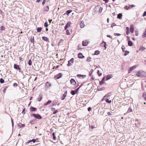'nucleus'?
<instances>
[{"label":"nucleus","instance_id":"f257e3e1","mask_svg":"<svg viewBox=\"0 0 146 146\" xmlns=\"http://www.w3.org/2000/svg\"><path fill=\"white\" fill-rule=\"evenodd\" d=\"M145 73L144 72L139 71L137 73L136 75L138 76L141 77L144 75V74Z\"/></svg>","mask_w":146,"mask_h":146},{"label":"nucleus","instance_id":"f03ea898","mask_svg":"<svg viewBox=\"0 0 146 146\" xmlns=\"http://www.w3.org/2000/svg\"><path fill=\"white\" fill-rule=\"evenodd\" d=\"M74 58H72L70 60H69L67 66H72L74 63Z\"/></svg>","mask_w":146,"mask_h":146},{"label":"nucleus","instance_id":"7ed1b4c3","mask_svg":"<svg viewBox=\"0 0 146 146\" xmlns=\"http://www.w3.org/2000/svg\"><path fill=\"white\" fill-rule=\"evenodd\" d=\"M33 116L35 118L40 119L42 118L41 116L39 114H33Z\"/></svg>","mask_w":146,"mask_h":146},{"label":"nucleus","instance_id":"20e7f679","mask_svg":"<svg viewBox=\"0 0 146 146\" xmlns=\"http://www.w3.org/2000/svg\"><path fill=\"white\" fill-rule=\"evenodd\" d=\"M62 74L61 73H59L54 76V78L56 79H59L62 77Z\"/></svg>","mask_w":146,"mask_h":146},{"label":"nucleus","instance_id":"39448f33","mask_svg":"<svg viewBox=\"0 0 146 146\" xmlns=\"http://www.w3.org/2000/svg\"><path fill=\"white\" fill-rule=\"evenodd\" d=\"M71 23L70 21H68L64 27L65 30H66L67 28L71 25Z\"/></svg>","mask_w":146,"mask_h":146},{"label":"nucleus","instance_id":"423d86ee","mask_svg":"<svg viewBox=\"0 0 146 146\" xmlns=\"http://www.w3.org/2000/svg\"><path fill=\"white\" fill-rule=\"evenodd\" d=\"M97 126V125L96 124V123H94L93 125H90L89 127H91L92 129H93L96 127Z\"/></svg>","mask_w":146,"mask_h":146},{"label":"nucleus","instance_id":"0eeeda50","mask_svg":"<svg viewBox=\"0 0 146 146\" xmlns=\"http://www.w3.org/2000/svg\"><path fill=\"white\" fill-rule=\"evenodd\" d=\"M88 42L87 40L83 41L82 42V45L84 46H86L88 45Z\"/></svg>","mask_w":146,"mask_h":146},{"label":"nucleus","instance_id":"6e6552de","mask_svg":"<svg viewBox=\"0 0 146 146\" xmlns=\"http://www.w3.org/2000/svg\"><path fill=\"white\" fill-rule=\"evenodd\" d=\"M52 86L51 84L50 83L48 82H47L45 84V86L47 88H49L51 87Z\"/></svg>","mask_w":146,"mask_h":146},{"label":"nucleus","instance_id":"1a4fd4ad","mask_svg":"<svg viewBox=\"0 0 146 146\" xmlns=\"http://www.w3.org/2000/svg\"><path fill=\"white\" fill-rule=\"evenodd\" d=\"M67 91H66L63 95V96H62V97L61 98V99L62 100H64L67 94Z\"/></svg>","mask_w":146,"mask_h":146},{"label":"nucleus","instance_id":"9d476101","mask_svg":"<svg viewBox=\"0 0 146 146\" xmlns=\"http://www.w3.org/2000/svg\"><path fill=\"white\" fill-rule=\"evenodd\" d=\"M14 67L16 69H17L19 70H21V68L19 67V66L16 64H14Z\"/></svg>","mask_w":146,"mask_h":146},{"label":"nucleus","instance_id":"9b49d317","mask_svg":"<svg viewBox=\"0 0 146 146\" xmlns=\"http://www.w3.org/2000/svg\"><path fill=\"white\" fill-rule=\"evenodd\" d=\"M112 76H113L112 74H109L108 75L106 76V80H109V79L111 78L112 77Z\"/></svg>","mask_w":146,"mask_h":146},{"label":"nucleus","instance_id":"f8f14e48","mask_svg":"<svg viewBox=\"0 0 146 146\" xmlns=\"http://www.w3.org/2000/svg\"><path fill=\"white\" fill-rule=\"evenodd\" d=\"M134 30V27L133 25H131L130 27V31L131 33H133Z\"/></svg>","mask_w":146,"mask_h":146},{"label":"nucleus","instance_id":"ddd939ff","mask_svg":"<svg viewBox=\"0 0 146 146\" xmlns=\"http://www.w3.org/2000/svg\"><path fill=\"white\" fill-rule=\"evenodd\" d=\"M71 84H72L75 85L76 84V82L75 80L73 79H71L70 80Z\"/></svg>","mask_w":146,"mask_h":146},{"label":"nucleus","instance_id":"4468645a","mask_svg":"<svg viewBox=\"0 0 146 146\" xmlns=\"http://www.w3.org/2000/svg\"><path fill=\"white\" fill-rule=\"evenodd\" d=\"M42 40H44L46 41H48L49 39L47 37L45 36H43L42 37Z\"/></svg>","mask_w":146,"mask_h":146},{"label":"nucleus","instance_id":"2eb2a0df","mask_svg":"<svg viewBox=\"0 0 146 146\" xmlns=\"http://www.w3.org/2000/svg\"><path fill=\"white\" fill-rule=\"evenodd\" d=\"M84 56H83L82 53H80L78 54V57L80 58H84Z\"/></svg>","mask_w":146,"mask_h":146},{"label":"nucleus","instance_id":"dca6fc26","mask_svg":"<svg viewBox=\"0 0 146 146\" xmlns=\"http://www.w3.org/2000/svg\"><path fill=\"white\" fill-rule=\"evenodd\" d=\"M80 26L81 28H83L84 26V22L83 21H81V23H80Z\"/></svg>","mask_w":146,"mask_h":146},{"label":"nucleus","instance_id":"f3484780","mask_svg":"<svg viewBox=\"0 0 146 146\" xmlns=\"http://www.w3.org/2000/svg\"><path fill=\"white\" fill-rule=\"evenodd\" d=\"M42 94H40L38 98H37V100L39 102L42 99Z\"/></svg>","mask_w":146,"mask_h":146},{"label":"nucleus","instance_id":"a211bd4d","mask_svg":"<svg viewBox=\"0 0 146 146\" xmlns=\"http://www.w3.org/2000/svg\"><path fill=\"white\" fill-rule=\"evenodd\" d=\"M132 109H131L130 108H128V109L127 111V112H126V113H125L124 114H125L126 113H129L131 112H132Z\"/></svg>","mask_w":146,"mask_h":146},{"label":"nucleus","instance_id":"6ab92c4d","mask_svg":"<svg viewBox=\"0 0 146 146\" xmlns=\"http://www.w3.org/2000/svg\"><path fill=\"white\" fill-rule=\"evenodd\" d=\"M128 45L129 46H131L133 45V43L130 40H129L128 41Z\"/></svg>","mask_w":146,"mask_h":146},{"label":"nucleus","instance_id":"aec40b11","mask_svg":"<svg viewBox=\"0 0 146 146\" xmlns=\"http://www.w3.org/2000/svg\"><path fill=\"white\" fill-rule=\"evenodd\" d=\"M122 15L121 13H119L117 15V18L120 19H121Z\"/></svg>","mask_w":146,"mask_h":146},{"label":"nucleus","instance_id":"412c9836","mask_svg":"<svg viewBox=\"0 0 146 146\" xmlns=\"http://www.w3.org/2000/svg\"><path fill=\"white\" fill-rule=\"evenodd\" d=\"M36 108L34 107H31L30 108V110L32 111H35Z\"/></svg>","mask_w":146,"mask_h":146},{"label":"nucleus","instance_id":"4be33fe9","mask_svg":"<svg viewBox=\"0 0 146 146\" xmlns=\"http://www.w3.org/2000/svg\"><path fill=\"white\" fill-rule=\"evenodd\" d=\"M100 54V51L99 50H96L94 53V55H98Z\"/></svg>","mask_w":146,"mask_h":146},{"label":"nucleus","instance_id":"5701e85b","mask_svg":"<svg viewBox=\"0 0 146 146\" xmlns=\"http://www.w3.org/2000/svg\"><path fill=\"white\" fill-rule=\"evenodd\" d=\"M72 10H68L66 12V14L67 15H68L70 13L72 12Z\"/></svg>","mask_w":146,"mask_h":146},{"label":"nucleus","instance_id":"b1692460","mask_svg":"<svg viewBox=\"0 0 146 146\" xmlns=\"http://www.w3.org/2000/svg\"><path fill=\"white\" fill-rule=\"evenodd\" d=\"M42 29V28L41 27H38L37 28V31L38 32H40Z\"/></svg>","mask_w":146,"mask_h":146},{"label":"nucleus","instance_id":"393cba45","mask_svg":"<svg viewBox=\"0 0 146 146\" xmlns=\"http://www.w3.org/2000/svg\"><path fill=\"white\" fill-rule=\"evenodd\" d=\"M51 102L52 101L51 100H48V102H47L44 104V105L46 106L48 104H49L50 103H51Z\"/></svg>","mask_w":146,"mask_h":146},{"label":"nucleus","instance_id":"a878e982","mask_svg":"<svg viewBox=\"0 0 146 146\" xmlns=\"http://www.w3.org/2000/svg\"><path fill=\"white\" fill-rule=\"evenodd\" d=\"M71 94L73 95H74L76 93V91L74 90H72L71 92Z\"/></svg>","mask_w":146,"mask_h":146},{"label":"nucleus","instance_id":"bb28decb","mask_svg":"<svg viewBox=\"0 0 146 146\" xmlns=\"http://www.w3.org/2000/svg\"><path fill=\"white\" fill-rule=\"evenodd\" d=\"M52 136H53V139L54 140H55L56 139V137L55 135V133L54 132L52 133Z\"/></svg>","mask_w":146,"mask_h":146},{"label":"nucleus","instance_id":"cd10ccee","mask_svg":"<svg viewBox=\"0 0 146 146\" xmlns=\"http://www.w3.org/2000/svg\"><path fill=\"white\" fill-rule=\"evenodd\" d=\"M87 60L89 62L91 61V58L90 57H88L87 58Z\"/></svg>","mask_w":146,"mask_h":146},{"label":"nucleus","instance_id":"c85d7f7f","mask_svg":"<svg viewBox=\"0 0 146 146\" xmlns=\"http://www.w3.org/2000/svg\"><path fill=\"white\" fill-rule=\"evenodd\" d=\"M93 71V69H91L90 71V72L89 73L90 76H91V74L92 73Z\"/></svg>","mask_w":146,"mask_h":146},{"label":"nucleus","instance_id":"c756f323","mask_svg":"<svg viewBox=\"0 0 146 146\" xmlns=\"http://www.w3.org/2000/svg\"><path fill=\"white\" fill-rule=\"evenodd\" d=\"M135 66H132L130 68L129 70V71H131L134 69L135 68Z\"/></svg>","mask_w":146,"mask_h":146},{"label":"nucleus","instance_id":"7c9ffc66","mask_svg":"<svg viewBox=\"0 0 146 146\" xmlns=\"http://www.w3.org/2000/svg\"><path fill=\"white\" fill-rule=\"evenodd\" d=\"M105 83V82L104 81H103L102 80L101 81H100V84L101 85H102Z\"/></svg>","mask_w":146,"mask_h":146},{"label":"nucleus","instance_id":"2f4dec72","mask_svg":"<svg viewBox=\"0 0 146 146\" xmlns=\"http://www.w3.org/2000/svg\"><path fill=\"white\" fill-rule=\"evenodd\" d=\"M145 49V48L144 47L142 46H141L139 48V50H143Z\"/></svg>","mask_w":146,"mask_h":146},{"label":"nucleus","instance_id":"473e14b6","mask_svg":"<svg viewBox=\"0 0 146 146\" xmlns=\"http://www.w3.org/2000/svg\"><path fill=\"white\" fill-rule=\"evenodd\" d=\"M106 102L108 103H111V100H109L108 99H106Z\"/></svg>","mask_w":146,"mask_h":146},{"label":"nucleus","instance_id":"72a5a7b5","mask_svg":"<svg viewBox=\"0 0 146 146\" xmlns=\"http://www.w3.org/2000/svg\"><path fill=\"white\" fill-rule=\"evenodd\" d=\"M28 64L29 65H31L32 64V61L31 59L29 60L28 61Z\"/></svg>","mask_w":146,"mask_h":146},{"label":"nucleus","instance_id":"f704fd0d","mask_svg":"<svg viewBox=\"0 0 146 146\" xmlns=\"http://www.w3.org/2000/svg\"><path fill=\"white\" fill-rule=\"evenodd\" d=\"M82 85V84L79 88H77L75 90V91H76V92L77 93L78 92L79 89L81 87V86Z\"/></svg>","mask_w":146,"mask_h":146},{"label":"nucleus","instance_id":"c9c22d12","mask_svg":"<svg viewBox=\"0 0 146 146\" xmlns=\"http://www.w3.org/2000/svg\"><path fill=\"white\" fill-rule=\"evenodd\" d=\"M45 11H48L49 9V7L48 6H46V7L45 8Z\"/></svg>","mask_w":146,"mask_h":146},{"label":"nucleus","instance_id":"e433bc0d","mask_svg":"<svg viewBox=\"0 0 146 146\" xmlns=\"http://www.w3.org/2000/svg\"><path fill=\"white\" fill-rule=\"evenodd\" d=\"M4 82V80L2 78L0 79V82L1 83H3Z\"/></svg>","mask_w":146,"mask_h":146},{"label":"nucleus","instance_id":"4c0bfd02","mask_svg":"<svg viewBox=\"0 0 146 146\" xmlns=\"http://www.w3.org/2000/svg\"><path fill=\"white\" fill-rule=\"evenodd\" d=\"M44 26L45 27H47L48 26V23L47 22H46L44 24Z\"/></svg>","mask_w":146,"mask_h":146},{"label":"nucleus","instance_id":"58836bf2","mask_svg":"<svg viewBox=\"0 0 146 146\" xmlns=\"http://www.w3.org/2000/svg\"><path fill=\"white\" fill-rule=\"evenodd\" d=\"M131 8V6H129V7H128L127 6H126L125 7V9H127V10H128Z\"/></svg>","mask_w":146,"mask_h":146},{"label":"nucleus","instance_id":"ea45409f","mask_svg":"<svg viewBox=\"0 0 146 146\" xmlns=\"http://www.w3.org/2000/svg\"><path fill=\"white\" fill-rule=\"evenodd\" d=\"M103 43L105 44H104V47L105 49V50H106V42H104V41H103L102 43V44Z\"/></svg>","mask_w":146,"mask_h":146},{"label":"nucleus","instance_id":"a19ab883","mask_svg":"<svg viewBox=\"0 0 146 146\" xmlns=\"http://www.w3.org/2000/svg\"><path fill=\"white\" fill-rule=\"evenodd\" d=\"M143 96L145 100L146 101V94L144 93L143 94Z\"/></svg>","mask_w":146,"mask_h":146},{"label":"nucleus","instance_id":"79ce46f5","mask_svg":"<svg viewBox=\"0 0 146 146\" xmlns=\"http://www.w3.org/2000/svg\"><path fill=\"white\" fill-rule=\"evenodd\" d=\"M125 52L124 54V55L125 56H126L129 53V51H125Z\"/></svg>","mask_w":146,"mask_h":146},{"label":"nucleus","instance_id":"37998d69","mask_svg":"<svg viewBox=\"0 0 146 146\" xmlns=\"http://www.w3.org/2000/svg\"><path fill=\"white\" fill-rule=\"evenodd\" d=\"M114 35H115V36H116L117 35L118 36H119L120 35H121V34L119 33H114Z\"/></svg>","mask_w":146,"mask_h":146},{"label":"nucleus","instance_id":"c03bdc74","mask_svg":"<svg viewBox=\"0 0 146 146\" xmlns=\"http://www.w3.org/2000/svg\"><path fill=\"white\" fill-rule=\"evenodd\" d=\"M112 113L111 112H107V114L108 115H112Z\"/></svg>","mask_w":146,"mask_h":146},{"label":"nucleus","instance_id":"a18cd8bd","mask_svg":"<svg viewBox=\"0 0 146 146\" xmlns=\"http://www.w3.org/2000/svg\"><path fill=\"white\" fill-rule=\"evenodd\" d=\"M5 29V28L3 26H2L1 27V30L2 31L4 30Z\"/></svg>","mask_w":146,"mask_h":146},{"label":"nucleus","instance_id":"49530a36","mask_svg":"<svg viewBox=\"0 0 146 146\" xmlns=\"http://www.w3.org/2000/svg\"><path fill=\"white\" fill-rule=\"evenodd\" d=\"M66 32L67 34V35H70V33L69 31L68 30H66Z\"/></svg>","mask_w":146,"mask_h":146},{"label":"nucleus","instance_id":"de8ad7c7","mask_svg":"<svg viewBox=\"0 0 146 146\" xmlns=\"http://www.w3.org/2000/svg\"><path fill=\"white\" fill-rule=\"evenodd\" d=\"M97 73L98 74L99 76L102 75V73H100L99 72V70L98 71Z\"/></svg>","mask_w":146,"mask_h":146},{"label":"nucleus","instance_id":"09e8293b","mask_svg":"<svg viewBox=\"0 0 146 146\" xmlns=\"http://www.w3.org/2000/svg\"><path fill=\"white\" fill-rule=\"evenodd\" d=\"M110 93H108L106 95V97H108L110 95Z\"/></svg>","mask_w":146,"mask_h":146},{"label":"nucleus","instance_id":"8fccbe9b","mask_svg":"<svg viewBox=\"0 0 146 146\" xmlns=\"http://www.w3.org/2000/svg\"><path fill=\"white\" fill-rule=\"evenodd\" d=\"M146 15V11L144 12V13H143V17H145Z\"/></svg>","mask_w":146,"mask_h":146},{"label":"nucleus","instance_id":"3c124183","mask_svg":"<svg viewBox=\"0 0 146 146\" xmlns=\"http://www.w3.org/2000/svg\"><path fill=\"white\" fill-rule=\"evenodd\" d=\"M115 24L114 23H112L111 25V27H113L114 26H115Z\"/></svg>","mask_w":146,"mask_h":146},{"label":"nucleus","instance_id":"603ef678","mask_svg":"<svg viewBox=\"0 0 146 146\" xmlns=\"http://www.w3.org/2000/svg\"><path fill=\"white\" fill-rule=\"evenodd\" d=\"M55 108H51V110L52 111H54L55 110Z\"/></svg>","mask_w":146,"mask_h":146},{"label":"nucleus","instance_id":"864d4df0","mask_svg":"<svg viewBox=\"0 0 146 146\" xmlns=\"http://www.w3.org/2000/svg\"><path fill=\"white\" fill-rule=\"evenodd\" d=\"M91 109L92 108L90 107H89L88 109V111H90L91 110Z\"/></svg>","mask_w":146,"mask_h":146},{"label":"nucleus","instance_id":"5fc2aeb1","mask_svg":"<svg viewBox=\"0 0 146 146\" xmlns=\"http://www.w3.org/2000/svg\"><path fill=\"white\" fill-rule=\"evenodd\" d=\"M107 37L110 38L111 39H112V37L110 35H107Z\"/></svg>","mask_w":146,"mask_h":146},{"label":"nucleus","instance_id":"6e6d98bb","mask_svg":"<svg viewBox=\"0 0 146 146\" xmlns=\"http://www.w3.org/2000/svg\"><path fill=\"white\" fill-rule=\"evenodd\" d=\"M31 140V142H33L34 143L36 141L35 139H33L32 140Z\"/></svg>","mask_w":146,"mask_h":146},{"label":"nucleus","instance_id":"4d7b16f0","mask_svg":"<svg viewBox=\"0 0 146 146\" xmlns=\"http://www.w3.org/2000/svg\"><path fill=\"white\" fill-rule=\"evenodd\" d=\"M31 140H29L27 142V143H31Z\"/></svg>","mask_w":146,"mask_h":146},{"label":"nucleus","instance_id":"13d9d810","mask_svg":"<svg viewBox=\"0 0 146 146\" xmlns=\"http://www.w3.org/2000/svg\"><path fill=\"white\" fill-rule=\"evenodd\" d=\"M45 2H46V1L45 0H44L43 1L42 3V4L43 5H44L45 3Z\"/></svg>","mask_w":146,"mask_h":146},{"label":"nucleus","instance_id":"bf43d9fd","mask_svg":"<svg viewBox=\"0 0 146 146\" xmlns=\"http://www.w3.org/2000/svg\"><path fill=\"white\" fill-rule=\"evenodd\" d=\"M135 35L136 36H138V32L137 31L135 32Z\"/></svg>","mask_w":146,"mask_h":146},{"label":"nucleus","instance_id":"052dcab7","mask_svg":"<svg viewBox=\"0 0 146 146\" xmlns=\"http://www.w3.org/2000/svg\"><path fill=\"white\" fill-rule=\"evenodd\" d=\"M58 112V110H56L55 111H54V112H53V113L54 114H55L56 113Z\"/></svg>","mask_w":146,"mask_h":146},{"label":"nucleus","instance_id":"680f3d73","mask_svg":"<svg viewBox=\"0 0 146 146\" xmlns=\"http://www.w3.org/2000/svg\"><path fill=\"white\" fill-rule=\"evenodd\" d=\"M33 121L31 120V121H30V123L31 124H33Z\"/></svg>","mask_w":146,"mask_h":146},{"label":"nucleus","instance_id":"e2e57ef3","mask_svg":"<svg viewBox=\"0 0 146 146\" xmlns=\"http://www.w3.org/2000/svg\"><path fill=\"white\" fill-rule=\"evenodd\" d=\"M129 34V31H126V34L128 35Z\"/></svg>","mask_w":146,"mask_h":146},{"label":"nucleus","instance_id":"0e129e2a","mask_svg":"<svg viewBox=\"0 0 146 146\" xmlns=\"http://www.w3.org/2000/svg\"><path fill=\"white\" fill-rule=\"evenodd\" d=\"M107 98V97H106V96H105L104 97H103V98H102V100H104V99H106V98Z\"/></svg>","mask_w":146,"mask_h":146},{"label":"nucleus","instance_id":"69168bd1","mask_svg":"<svg viewBox=\"0 0 146 146\" xmlns=\"http://www.w3.org/2000/svg\"><path fill=\"white\" fill-rule=\"evenodd\" d=\"M25 126V125L24 124H22L21 125L20 127V128H21L22 127H24Z\"/></svg>","mask_w":146,"mask_h":146},{"label":"nucleus","instance_id":"338daca9","mask_svg":"<svg viewBox=\"0 0 146 146\" xmlns=\"http://www.w3.org/2000/svg\"><path fill=\"white\" fill-rule=\"evenodd\" d=\"M126 29L127 31H129V28L128 27H126Z\"/></svg>","mask_w":146,"mask_h":146},{"label":"nucleus","instance_id":"774afa93","mask_svg":"<svg viewBox=\"0 0 146 146\" xmlns=\"http://www.w3.org/2000/svg\"><path fill=\"white\" fill-rule=\"evenodd\" d=\"M17 86V84L16 83H14V84H13V86Z\"/></svg>","mask_w":146,"mask_h":146}]
</instances>
